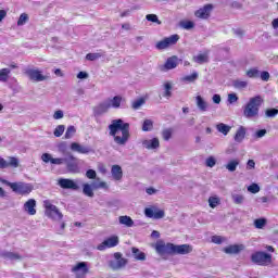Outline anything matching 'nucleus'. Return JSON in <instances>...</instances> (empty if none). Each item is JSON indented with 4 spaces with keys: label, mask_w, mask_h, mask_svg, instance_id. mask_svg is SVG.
Listing matches in <instances>:
<instances>
[{
    "label": "nucleus",
    "mask_w": 278,
    "mask_h": 278,
    "mask_svg": "<svg viewBox=\"0 0 278 278\" xmlns=\"http://www.w3.org/2000/svg\"><path fill=\"white\" fill-rule=\"evenodd\" d=\"M157 255H188L192 253V247L190 244L176 245L174 243H166L160 240L154 247Z\"/></svg>",
    "instance_id": "nucleus-1"
},
{
    "label": "nucleus",
    "mask_w": 278,
    "mask_h": 278,
    "mask_svg": "<svg viewBox=\"0 0 278 278\" xmlns=\"http://www.w3.org/2000/svg\"><path fill=\"white\" fill-rule=\"evenodd\" d=\"M110 136H113L114 142L119 146L127 144L129 140V123H125L123 119H114L109 125Z\"/></svg>",
    "instance_id": "nucleus-2"
},
{
    "label": "nucleus",
    "mask_w": 278,
    "mask_h": 278,
    "mask_svg": "<svg viewBox=\"0 0 278 278\" xmlns=\"http://www.w3.org/2000/svg\"><path fill=\"white\" fill-rule=\"evenodd\" d=\"M264 99L262 96L250 98L249 102L243 108V116L245 118H257L260 116V108H262Z\"/></svg>",
    "instance_id": "nucleus-3"
},
{
    "label": "nucleus",
    "mask_w": 278,
    "mask_h": 278,
    "mask_svg": "<svg viewBox=\"0 0 278 278\" xmlns=\"http://www.w3.org/2000/svg\"><path fill=\"white\" fill-rule=\"evenodd\" d=\"M4 186H9L13 192L16 194H30V192L34 190V186L30 184H25V182H10L9 180L2 179L1 180Z\"/></svg>",
    "instance_id": "nucleus-4"
},
{
    "label": "nucleus",
    "mask_w": 278,
    "mask_h": 278,
    "mask_svg": "<svg viewBox=\"0 0 278 278\" xmlns=\"http://www.w3.org/2000/svg\"><path fill=\"white\" fill-rule=\"evenodd\" d=\"M251 262L257 266H268L273 263V255L266 252L257 251L252 253Z\"/></svg>",
    "instance_id": "nucleus-5"
},
{
    "label": "nucleus",
    "mask_w": 278,
    "mask_h": 278,
    "mask_svg": "<svg viewBox=\"0 0 278 278\" xmlns=\"http://www.w3.org/2000/svg\"><path fill=\"white\" fill-rule=\"evenodd\" d=\"M113 257L114 260L109 262V267L111 270H123V268L129 264V261L123 257V253L121 252H115Z\"/></svg>",
    "instance_id": "nucleus-6"
},
{
    "label": "nucleus",
    "mask_w": 278,
    "mask_h": 278,
    "mask_svg": "<svg viewBox=\"0 0 278 278\" xmlns=\"http://www.w3.org/2000/svg\"><path fill=\"white\" fill-rule=\"evenodd\" d=\"M45 207L46 216H48L49 218H52L53 220H62V218H64V215L62 214V212H60L58 206L51 204L49 201L45 202Z\"/></svg>",
    "instance_id": "nucleus-7"
},
{
    "label": "nucleus",
    "mask_w": 278,
    "mask_h": 278,
    "mask_svg": "<svg viewBox=\"0 0 278 278\" xmlns=\"http://www.w3.org/2000/svg\"><path fill=\"white\" fill-rule=\"evenodd\" d=\"M65 165L68 173L77 174L79 173V163L77 157L73 155V153H65Z\"/></svg>",
    "instance_id": "nucleus-8"
},
{
    "label": "nucleus",
    "mask_w": 278,
    "mask_h": 278,
    "mask_svg": "<svg viewBox=\"0 0 278 278\" xmlns=\"http://www.w3.org/2000/svg\"><path fill=\"white\" fill-rule=\"evenodd\" d=\"M177 42H179V35H172L156 42L155 49L164 51V49H168V47H173L174 45H177Z\"/></svg>",
    "instance_id": "nucleus-9"
},
{
    "label": "nucleus",
    "mask_w": 278,
    "mask_h": 278,
    "mask_svg": "<svg viewBox=\"0 0 278 278\" xmlns=\"http://www.w3.org/2000/svg\"><path fill=\"white\" fill-rule=\"evenodd\" d=\"M72 273L76 275V278H84L88 275V264L86 262H79L72 268Z\"/></svg>",
    "instance_id": "nucleus-10"
},
{
    "label": "nucleus",
    "mask_w": 278,
    "mask_h": 278,
    "mask_svg": "<svg viewBox=\"0 0 278 278\" xmlns=\"http://www.w3.org/2000/svg\"><path fill=\"white\" fill-rule=\"evenodd\" d=\"M58 186H60V188H63V190H79V185H77V181L70 178L59 179Z\"/></svg>",
    "instance_id": "nucleus-11"
},
{
    "label": "nucleus",
    "mask_w": 278,
    "mask_h": 278,
    "mask_svg": "<svg viewBox=\"0 0 278 278\" xmlns=\"http://www.w3.org/2000/svg\"><path fill=\"white\" fill-rule=\"evenodd\" d=\"M118 237L117 236H113L108 238L106 240H104L102 243H100L97 247L98 251H105V249H113V247H118Z\"/></svg>",
    "instance_id": "nucleus-12"
},
{
    "label": "nucleus",
    "mask_w": 278,
    "mask_h": 278,
    "mask_svg": "<svg viewBox=\"0 0 278 278\" xmlns=\"http://www.w3.org/2000/svg\"><path fill=\"white\" fill-rule=\"evenodd\" d=\"M144 215L147 218H154L155 220H160V218H164L165 213L162 210H157V207H146L144 208Z\"/></svg>",
    "instance_id": "nucleus-13"
},
{
    "label": "nucleus",
    "mask_w": 278,
    "mask_h": 278,
    "mask_svg": "<svg viewBox=\"0 0 278 278\" xmlns=\"http://www.w3.org/2000/svg\"><path fill=\"white\" fill-rule=\"evenodd\" d=\"M178 65H179V58H177L176 55H173L166 60L164 65L160 66V71H163V72L173 71V68H177Z\"/></svg>",
    "instance_id": "nucleus-14"
},
{
    "label": "nucleus",
    "mask_w": 278,
    "mask_h": 278,
    "mask_svg": "<svg viewBox=\"0 0 278 278\" xmlns=\"http://www.w3.org/2000/svg\"><path fill=\"white\" fill-rule=\"evenodd\" d=\"M24 73L31 81H45V79H47V76L41 75L38 70L27 68Z\"/></svg>",
    "instance_id": "nucleus-15"
},
{
    "label": "nucleus",
    "mask_w": 278,
    "mask_h": 278,
    "mask_svg": "<svg viewBox=\"0 0 278 278\" xmlns=\"http://www.w3.org/2000/svg\"><path fill=\"white\" fill-rule=\"evenodd\" d=\"M213 8L214 7L212 4H205L203 8L195 11L194 15L197 18L207 20L210 18V14H212Z\"/></svg>",
    "instance_id": "nucleus-16"
},
{
    "label": "nucleus",
    "mask_w": 278,
    "mask_h": 278,
    "mask_svg": "<svg viewBox=\"0 0 278 278\" xmlns=\"http://www.w3.org/2000/svg\"><path fill=\"white\" fill-rule=\"evenodd\" d=\"M41 160L46 164H49V162H50L51 164H55L56 166H60L62 164H65L66 156L60 157V159H54L53 156H51L50 153H43L41 155Z\"/></svg>",
    "instance_id": "nucleus-17"
},
{
    "label": "nucleus",
    "mask_w": 278,
    "mask_h": 278,
    "mask_svg": "<svg viewBox=\"0 0 278 278\" xmlns=\"http://www.w3.org/2000/svg\"><path fill=\"white\" fill-rule=\"evenodd\" d=\"M110 108H111L110 101L105 100L104 102L93 108V114L94 116H102V114H105L108 110H110Z\"/></svg>",
    "instance_id": "nucleus-18"
},
{
    "label": "nucleus",
    "mask_w": 278,
    "mask_h": 278,
    "mask_svg": "<svg viewBox=\"0 0 278 278\" xmlns=\"http://www.w3.org/2000/svg\"><path fill=\"white\" fill-rule=\"evenodd\" d=\"M0 257H3V260H10L11 262H21V260H23L21 254L10 251L0 252Z\"/></svg>",
    "instance_id": "nucleus-19"
},
{
    "label": "nucleus",
    "mask_w": 278,
    "mask_h": 278,
    "mask_svg": "<svg viewBox=\"0 0 278 278\" xmlns=\"http://www.w3.org/2000/svg\"><path fill=\"white\" fill-rule=\"evenodd\" d=\"M8 166H12V168H18V159L11 156L9 157V163L5 159L0 157V168H8Z\"/></svg>",
    "instance_id": "nucleus-20"
},
{
    "label": "nucleus",
    "mask_w": 278,
    "mask_h": 278,
    "mask_svg": "<svg viewBox=\"0 0 278 278\" xmlns=\"http://www.w3.org/2000/svg\"><path fill=\"white\" fill-rule=\"evenodd\" d=\"M240 251H244L243 244H240V245L232 244V245H228L227 248H224V253H226L227 255H238Z\"/></svg>",
    "instance_id": "nucleus-21"
},
{
    "label": "nucleus",
    "mask_w": 278,
    "mask_h": 278,
    "mask_svg": "<svg viewBox=\"0 0 278 278\" xmlns=\"http://www.w3.org/2000/svg\"><path fill=\"white\" fill-rule=\"evenodd\" d=\"M24 212H27L29 216H36V201L34 199H29L24 203Z\"/></svg>",
    "instance_id": "nucleus-22"
},
{
    "label": "nucleus",
    "mask_w": 278,
    "mask_h": 278,
    "mask_svg": "<svg viewBox=\"0 0 278 278\" xmlns=\"http://www.w3.org/2000/svg\"><path fill=\"white\" fill-rule=\"evenodd\" d=\"M71 149H72V151H76V153H83L85 155H87L88 153H90V151H92V149H90V147L81 146L77 142H73L71 144Z\"/></svg>",
    "instance_id": "nucleus-23"
},
{
    "label": "nucleus",
    "mask_w": 278,
    "mask_h": 278,
    "mask_svg": "<svg viewBox=\"0 0 278 278\" xmlns=\"http://www.w3.org/2000/svg\"><path fill=\"white\" fill-rule=\"evenodd\" d=\"M111 174L115 181H121L123 179V167H121V165H113Z\"/></svg>",
    "instance_id": "nucleus-24"
},
{
    "label": "nucleus",
    "mask_w": 278,
    "mask_h": 278,
    "mask_svg": "<svg viewBox=\"0 0 278 278\" xmlns=\"http://www.w3.org/2000/svg\"><path fill=\"white\" fill-rule=\"evenodd\" d=\"M142 146L148 150L160 149V139L153 138L152 140H143Z\"/></svg>",
    "instance_id": "nucleus-25"
},
{
    "label": "nucleus",
    "mask_w": 278,
    "mask_h": 278,
    "mask_svg": "<svg viewBox=\"0 0 278 278\" xmlns=\"http://www.w3.org/2000/svg\"><path fill=\"white\" fill-rule=\"evenodd\" d=\"M132 251V257L137 260V262H144L147 260V254L144 252L140 251L138 248H131Z\"/></svg>",
    "instance_id": "nucleus-26"
},
{
    "label": "nucleus",
    "mask_w": 278,
    "mask_h": 278,
    "mask_svg": "<svg viewBox=\"0 0 278 278\" xmlns=\"http://www.w3.org/2000/svg\"><path fill=\"white\" fill-rule=\"evenodd\" d=\"M238 166H240V160L235 159V160H230L226 165L225 168L227 170H229V173H236V168H238Z\"/></svg>",
    "instance_id": "nucleus-27"
},
{
    "label": "nucleus",
    "mask_w": 278,
    "mask_h": 278,
    "mask_svg": "<svg viewBox=\"0 0 278 278\" xmlns=\"http://www.w3.org/2000/svg\"><path fill=\"white\" fill-rule=\"evenodd\" d=\"M197 108L200 110V112H207V102L203 100V97L198 96L195 98Z\"/></svg>",
    "instance_id": "nucleus-28"
},
{
    "label": "nucleus",
    "mask_w": 278,
    "mask_h": 278,
    "mask_svg": "<svg viewBox=\"0 0 278 278\" xmlns=\"http://www.w3.org/2000/svg\"><path fill=\"white\" fill-rule=\"evenodd\" d=\"M244 136H247V128H244V126H241L238 128L235 135V142H242V140H244Z\"/></svg>",
    "instance_id": "nucleus-29"
},
{
    "label": "nucleus",
    "mask_w": 278,
    "mask_h": 278,
    "mask_svg": "<svg viewBox=\"0 0 278 278\" xmlns=\"http://www.w3.org/2000/svg\"><path fill=\"white\" fill-rule=\"evenodd\" d=\"M91 187L93 188V190H108V188H110L108 186V182L99 181V178L97 180L91 181Z\"/></svg>",
    "instance_id": "nucleus-30"
},
{
    "label": "nucleus",
    "mask_w": 278,
    "mask_h": 278,
    "mask_svg": "<svg viewBox=\"0 0 278 278\" xmlns=\"http://www.w3.org/2000/svg\"><path fill=\"white\" fill-rule=\"evenodd\" d=\"M163 88H164L163 97H165V99H170V97H173V83L166 81L163 85Z\"/></svg>",
    "instance_id": "nucleus-31"
},
{
    "label": "nucleus",
    "mask_w": 278,
    "mask_h": 278,
    "mask_svg": "<svg viewBox=\"0 0 278 278\" xmlns=\"http://www.w3.org/2000/svg\"><path fill=\"white\" fill-rule=\"evenodd\" d=\"M193 62H195L197 64H207V62H210V56L207 55V53L198 54L193 56Z\"/></svg>",
    "instance_id": "nucleus-32"
},
{
    "label": "nucleus",
    "mask_w": 278,
    "mask_h": 278,
    "mask_svg": "<svg viewBox=\"0 0 278 278\" xmlns=\"http://www.w3.org/2000/svg\"><path fill=\"white\" fill-rule=\"evenodd\" d=\"M94 188L92 187L91 184H84L83 185V193L86 197H89L90 199H92V197H94Z\"/></svg>",
    "instance_id": "nucleus-33"
},
{
    "label": "nucleus",
    "mask_w": 278,
    "mask_h": 278,
    "mask_svg": "<svg viewBox=\"0 0 278 278\" xmlns=\"http://www.w3.org/2000/svg\"><path fill=\"white\" fill-rule=\"evenodd\" d=\"M118 220H119V225H125V227H134V219H131L127 215L119 216Z\"/></svg>",
    "instance_id": "nucleus-34"
},
{
    "label": "nucleus",
    "mask_w": 278,
    "mask_h": 278,
    "mask_svg": "<svg viewBox=\"0 0 278 278\" xmlns=\"http://www.w3.org/2000/svg\"><path fill=\"white\" fill-rule=\"evenodd\" d=\"M216 129H217V131H219V134H223L224 136H227V134H229V131H231V127L229 125L223 124V123L217 124Z\"/></svg>",
    "instance_id": "nucleus-35"
},
{
    "label": "nucleus",
    "mask_w": 278,
    "mask_h": 278,
    "mask_svg": "<svg viewBox=\"0 0 278 278\" xmlns=\"http://www.w3.org/2000/svg\"><path fill=\"white\" fill-rule=\"evenodd\" d=\"M12 73V71L10 68H2L0 70V81H8V79H10V74Z\"/></svg>",
    "instance_id": "nucleus-36"
},
{
    "label": "nucleus",
    "mask_w": 278,
    "mask_h": 278,
    "mask_svg": "<svg viewBox=\"0 0 278 278\" xmlns=\"http://www.w3.org/2000/svg\"><path fill=\"white\" fill-rule=\"evenodd\" d=\"M106 101H110L111 108L118 109L121 108V101H123V98L121 96H115L113 99Z\"/></svg>",
    "instance_id": "nucleus-37"
},
{
    "label": "nucleus",
    "mask_w": 278,
    "mask_h": 278,
    "mask_svg": "<svg viewBox=\"0 0 278 278\" xmlns=\"http://www.w3.org/2000/svg\"><path fill=\"white\" fill-rule=\"evenodd\" d=\"M232 85L237 90H244V88L249 86V83L244 80H233Z\"/></svg>",
    "instance_id": "nucleus-38"
},
{
    "label": "nucleus",
    "mask_w": 278,
    "mask_h": 278,
    "mask_svg": "<svg viewBox=\"0 0 278 278\" xmlns=\"http://www.w3.org/2000/svg\"><path fill=\"white\" fill-rule=\"evenodd\" d=\"M76 131L77 129H75V126H68L64 135L65 140H71V138L75 136Z\"/></svg>",
    "instance_id": "nucleus-39"
},
{
    "label": "nucleus",
    "mask_w": 278,
    "mask_h": 278,
    "mask_svg": "<svg viewBox=\"0 0 278 278\" xmlns=\"http://www.w3.org/2000/svg\"><path fill=\"white\" fill-rule=\"evenodd\" d=\"M199 79V73L193 72L191 75H187L182 78V81H188L189 84H192L193 81H197Z\"/></svg>",
    "instance_id": "nucleus-40"
},
{
    "label": "nucleus",
    "mask_w": 278,
    "mask_h": 278,
    "mask_svg": "<svg viewBox=\"0 0 278 278\" xmlns=\"http://www.w3.org/2000/svg\"><path fill=\"white\" fill-rule=\"evenodd\" d=\"M144 103H147L144 98H139L132 102L131 108L132 110H140L141 105H144Z\"/></svg>",
    "instance_id": "nucleus-41"
},
{
    "label": "nucleus",
    "mask_w": 278,
    "mask_h": 278,
    "mask_svg": "<svg viewBox=\"0 0 278 278\" xmlns=\"http://www.w3.org/2000/svg\"><path fill=\"white\" fill-rule=\"evenodd\" d=\"M162 137H163V140L168 142V140H170V138H173V128L164 129L162 131Z\"/></svg>",
    "instance_id": "nucleus-42"
},
{
    "label": "nucleus",
    "mask_w": 278,
    "mask_h": 278,
    "mask_svg": "<svg viewBox=\"0 0 278 278\" xmlns=\"http://www.w3.org/2000/svg\"><path fill=\"white\" fill-rule=\"evenodd\" d=\"M27 21H29V15H27V13H22L17 21V26L23 27V25H25Z\"/></svg>",
    "instance_id": "nucleus-43"
},
{
    "label": "nucleus",
    "mask_w": 278,
    "mask_h": 278,
    "mask_svg": "<svg viewBox=\"0 0 278 278\" xmlns=\"http://www.w3.org/2000/svg\"><path fill=\"white\" fill-rule=\"evenodd\" d=\"M180 27H182V29H194V22L192 21H182L180 22Z\"/></svg>",
    "instance_id": "nucleus-44"
},
{
    "label": "nucleus",
    "mask_w": 278,
    "mask_h": 278,
    "mask_svg": "<svg viewBox=\"0 0 278 278\" xmlns=\"http://www.w3.org/2000/svg\"><path fill=\"white\" fill-rule=\"evenodd\" d=\"M254 227L256 229H264L266 227V218H258L254 220Z\"/></svg>",
    "instance_id": "nucleus-45"
},
{
    "label": "nucleus",
    "mask_w": 278,
    "mask_h": 278,
    "mask_svg": "<svg viewBox=\"0 0 278 278\" xmlns=\"http://www.w3.org/2000/svg\"><path fill=\"white\" fill-rule=\"evenodd\" d=\"M153 129V121L146 119L142 125V131H151Z\"/></svg>",
    "instance_id": "nucleus-46"
},
{
    "label": "nucleus",
    "mask_w": 278,
    "mask_h": 278,
    "mask_svg": "<svg viewBox=\"0 0 278 278\" xmlns=\"http://www.w3.org/2000/svg\"><path fill=\"white\" fill-rule=\"evenodd\" d=\"M247 75L251 78V79H257V77H260V71L257 68H250L247 72Z\"/></svg>",
    "instance_id": "nucleus-47"
},
{
    "label": "nucleus",
    "mask_w": 278,
    "mask_h": 278,
    "mask_svg": "<svg viewBox=\"0 0 278 278\" xmlns=\"http://www.w3.org/2000/svg\"><path fill=\"white\" fill-rule=\"evenodd\" d=\"M277 115H278V109H267L265 111V116L267 118H275V116H277Z\"/></svg>",
    "instance_id": "nucleus-48"
},
{
    "label": "nucleus",
    "mask_w": 278,
    "mask_h": 278,
    "mask_svg": "<svg viewBox=\"0 0 278 278\" xmlns=\"http://www.w3.org/2000/svg\"><path fill=\"white\" fill-rule=\"evenodd\" d=\"M208 205H210V207H212L214 210V207H216L217 205H220V199H218L216 197H211L208 199Z\"/></svg>",
    "instance_id": "nucleus-49"
},
{
    "label": "nucleus",
    "mask_w": 278,
    "mask_h": 278,
    "mask_svg": "<svg viewBox=\"0 0 278 278\" xmlns=\"http://www.w3.org/2000/svg\"><path fill=\"white\" fill-rule=\"evenodd\" d=\"M64 129H66L64 125L56 126V128L53 131L55 138H60L64 134Z\"/></svg>",
    "instance_id": "nucleus-50"
},
{
    "label": "nucleus",
    "mask_w": 278,
    "mask_h": 278,
    "mask_svg": "<svg viewBox=\"0 0 278 278\" xmlns=\"http://www.w3.org/2000/svg\"><path fill=\"white\" fill-rule=\"evenodd\" d=\"M147 21H149L150 23H157V25H162V22L160 21V18H157V16L155 14H148L146 16Z\"/></svg>",
    "instance_id": "nucleus-51"
},
{
    "label": "nucleus",
    "mask_w": 278,
    "mask_h": 278,
    "mask_svg": "<svg viewBox=\"0 0 278 278\" xmlns=\"http://www.w3.org/2000/svg\"><path fill=\"white\" fill-rule=\"evenodd\" d=\"M248 192H251L252 194H257L260 192V185L252 184L248 187Z\"/></svg>",
    "instance_id": "nucleus-52"
},
{
    "label": "nucleus",
    "mask_w": 278,
    "mask_h": 278,
    "mask_svg": "<svg viewBox=\"0 0 278 278\" xmlns=\"http://www.w3.org/2000/svg\"><path fill=\"white\" fill-rule=\"evenodd\" d=\"M232 199L233 203H236L237 205H242V203H244V195L235 194L232 195Z\"/></svg>",
    "instance_id": "nucleus-53"
},
{
    "label": "nucleus",
    "mask_w": 278,
    "mask_h": 278,
    "mask_svg": "<svg viewBox=\"0 0 278 278\" xmlns=\"http://www.w3.org/2000/svg\"><path fill=\"white\" fill-rule=\"evenodd\" d=\"M101 53H88L86 55V60H89V62H94V60H99L101 58Z\"/></svg>",
    "instance_id": "nucleus-54"
},
{
    "label": "nucleus",
    "mask_w": 278,
    "mask_h": 278,
    "mask_svg": "<svg viewBox=\"0 0 278 278\" xmlns=\"http://www.w3.org/2000/svg\"><path fill=\"white\" fill-rule=\"evenodd\" d=\"M206 166L208 168H214V166H216V159L214 156H208L206 159Z\"/></svg>",
    "instance_id": "nucleus-55"
},
{
    "label": "nucleus",
    "mask_w": 278,
    "mask_h": 278,
    "mask_svg": "<svg viewBox=\"0 0 278 278\" xmlns=\"http://www.w3.org/2000/svg\"><path fill=\"white\" fill-rule=\"evenodd\" d=\"M87 179H97V172L94 169H88L86 172Z\"/></svg>",
    "instance_id": "nucleus-56"
},
{
    "label": "nucleus",
    "mask_w": 278,
    "mask_h": 278,
    "mask_svg": "<svg viewBox=\"0 0 278 278\" xmlns=\"http://www.w3.org/2000/svg\"><path fill=\"white\" fill-rule=\"evenodd\" d=\"M53 118H54V121H60V119L64 118V111H62V110L55 111L53 114Z\"/></svg>",
    "instance_id": "nucleus-57"
},
{
    "label": "nucleus",
    "mask_w": 278,
    "mask_h": 278,
    "mask_svg": "<svg viewBox=\"0 0 278 278\" xmlns=\"http://www.w3.org/2000/svg\"><path fill=\"white\" fill-rule=\"evenodd\" d=\"M238 99H239L238 94H236V93L228 94V103H230V104L237 103Z\"/></svg>",
    "instance_id": "nucleus-58"
},
{
    "label": "nucleus",
    "mask_w": 278,
    "mask_h": 278,
    "mask_svg": "<svg viewBox=\"0 0 278 278\" xmlns=\"http://www.w3.org/2000/svg\"><path fill=\"white\" fill-rule=\"evenodd\" d=\"M260 77L262 81H268V79H270V73H268L267 71H264L261 73Z\"/></svg>",
    "instance_id": "nucleus-59"
},
{
    "label": "nucleus",
    "mask_w": 278,
    "mask_h": 278,
    "mask_svg": "<svg viewBox=\"0 0 278 278\" xmlns=\"http://www.w3.org/2000/svg\"><path fill=\"white\" fill-rule=\"evenodd\" d=\"M233 34L238 36V38H244V30L241 28L233 29Z\"/></svg>",
    "instance_id": "nucleus-60"
},
{
    "label": "nucleus",
    "mask_w": 278,
    "mask_h": 278,
    "mask_svg": "<svg viewBox=\"0 0 278 278\" xmlns=\"http://www.w3.org/2000/svg\"><path fill=\"white\" fill-rule=\"evenodd\" d=\"M266 136V129H260L255 132V138H264Z\"/></svg>",
    "instance_id": "nucleus-61"
},
{
    "label": "nucleus",
    "mask_w": 278,
    "mask_h": 278,
    "mask_svg": "<svg viewBox=\"0 0 278 278\" xmlns=\"http://www.w3.org/2000/svg\"><path fill=\"white\" fill-rule=\"evenodd\" d=\"M212 242H214V244H223V239L219 236H213Z\"/></svg>",
    "instance_id": "nucleus-62"
},
{
    "label": "nucleus",
    "mask_w": 278,
    "mask_h": 278,
    "mask_svg": "<svg viewBox=\"0 0 278 278\" xmlns=\"http://www.w3.org/2000/svg\"><path fill=\"white\" fill-rule=\"evenodd\" d=\"M78 79H88V73L87 72H79L77 74Z\"/></svg>",
    "instance_id": "nucleus-63"
},
{
    "label": "nucleus",
    "mask_w": 278,
    "mask_h": 278,
    "mask_svg": "<svg viewBox=\"0 0 278 278\" xmlns=\"http://www.w3.org/2000/svg\"><path fill=\"white\" fill-rule=\"evenodd\" d=\"M248 170H251L252 168H255V161L249 160L247 163Z\"/></svg>",
    "instance_id": "nucleus-64"
}]
</instances>
